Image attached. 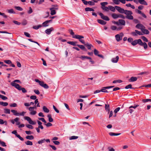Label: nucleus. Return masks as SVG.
<instances>
[{"mask_svg": "<svg viewBox=\"0 0 151 151\" xmlns=\"http://www.w3.org/2000/svg\"><path fill=\"white\" fill-rule=\"evenodd\" d=\"M119 22V24H121L123 25H125V21L124 20L122 19H119L118 21Z\"/></svg>", "mask_w": 151, "mask_h": 151, "instance_id": "nucleus-17", "label": "nucleus"}, {"mask_svg": "<svg viewBox=\"0 0 151 151\" xmlns=\"http://www.w3.org/2000/svg\"><path fill=\"white\" fill-rule=\"evenodd\" d=\"M94 54L98 56L99 57L101 58H103L104 57L103 56L101 55H100L98 53H99V52L96 49H94Z\"/></svg>", "mask_w": 151, "mask_h": 151, "instance_id": "nucleus-13", "label": "nucleus"}, {"mask_svg": "<svg viewBox=\"0 0 151 151\" xmlns=\"http://www.w3.org/2000/svg\"><path fill=\"white\" fill-rule=\"evenodd\" d=\"M4 112L6 114H10V110L8 109H4Z\"/></svg>", "mask_w": 151, "mask_h": 151, "instance_id": "nucleus-36", "label": "nucleus"}, {"mask_svg": "<svg viewBox=\"0 0 151 151\" xmlns=\"http://www.w3.org/2000/svg\"><path fill=\"white\" fill-rule=\"evenodd\" d=\"M105 109L107 112L109 113L110 112V106L109 104H105Z\"/></svg>", "mask_w": 151, "mask_h": 151, "instance_id": "nucleus-19", "label": "nucleus"}, {"mask_svg": "<svg viewBox=\"0 0 151 151\" xmlns=\"http://www.w3.org/2000/svg\"><path fill=\"white\" fill-rule=\"evenodd\" d=\"M24 119L27 120L29 122V123L32 125H34L36 124V122H33L32 121L29 117L26 116L24 117Z\"/></svg>", "mask_w": 151, "mask_h": 151, "instance_id": "nucleus-8", "label": "nucleus"}, {"mask_svg": "<svg viewBox=\"0 0 151 151\" xmlns=\"http://www.w3.org/2000/svg\"><path fill=\"white\" fill-rule=\"evenodd\" d=\"M145 28L141 29V30L142 32L143 33V34H148L149 33V32L148 30L147 29H145Z\"/></svg>", "mask_w": 151, "mask_h": 151, "instance_id": "nucleus-16", "label": "nucleus"}, {"mask_svg": "<svg viewBox=\"0 0 151 151\" xmlns=\"http://www.w3.org/2000/svg\"><path fill=\"white\" fill-rule=\"evenodd\" d=\"M77 46L83 50L84 51L86 50L85 47L83 45L78 44V45H77Z\"/></svg>", "mask_w": 151, "mask_h": 151, "instance_id": "nucleus-23", "label": "nucleus"}, {"mask_svg": "<svg viewBox=\"0 0 151 151\" xmlns=\"http://www.w3.org/2000/svg\"><path fill=\"white\" fill-rule=\"evenodd\" d=\"M43 110L44 112L46 113H48L49 112V110L45 106H43Z\"/></svg>", "mask_w": 151, "mask_h": 151, "instance_id": "nucleus-30", "label": "nucleus"}, {"mask_svg": "<svg viewBox=\"0 0 151 151\" xmlns=\"http://www.w3.org/2000/svg\"><path fill=\"white\" fill-rule=\"evenodd\" d=\"M38 119L39 120L42 121V122H44V123H46V122L45 119L43 118H38Z\"/></svg>", "mask_w": 151, "mask_h": 151, "instance_id": "nucleus-56", "label": "nucleus"}, {"mask_svg": "<svg viewBox=\"0 0 151 151\" xmlns=\"http://www.w3.org/2000/svg\"><path fill=\"white\" fill-rule=\"evenodd\" d=\"M115 7L119 13H124L125 10L123 9L122 8L119 6H115Z\"/></svg>", "mask_w": 151, "mask_h": 151, "instance_id": "nucleus-10", "label": "nucleus"}, {"mask_svg": "<svg viewBox=\"0 0 151 151\" xmlns=\"http://www.w3.org/2000/svg\"><path fill=\"white\" fill-rule=\"evenodd\" d=\"M0 98H1L3 100H6L8 99L7 97L6 96H4L1 94H0Z\"/></svg>", "mask_w": 151, "mask_h": 151, "instance_id": "nucleus-43", "label": "nucleus"}, {"mask_svg": "<svg viewBox=\"0 0 151 151\" xmlns=\"http://www.w3.org/2000/svg\"><path fill=\"white\" fill-rule=\"evenodd\" d=\"M142 101L143 103H146L147 102L150 101L151 102V99H143L142 100Z\"/></svg>", "mask_w": 151, "mask_h": 151, "instance_id": "nucleus-46", "label": "nucleus"}, {"mask_svg": "<svg viewBox=\"0 0 151 151\" xmlns=\"http://www.w3.org/2000/svg\"><path fill=\"white\" fill-rule=\"evenodd\" d=\"M26 138L28 139L32 140L34 139V137L32 135H27L26 136Z\"/></svg>", "mask_w": 151, "mask_h": 151, "instance_id": "nucleus-29", "label": "nucleus"}, {"mask_svg": "<svg viewBox=\"0 0 151 151\" xmlns=\"http://www.w3.org/2000/svg\"><path fill=\"white\" fill-rule=\"evenodd\" d=\"M113 1L115 4H120L119 0H113Z\"/></svg>", "mask_w": 151, "mask_h": 151, "instance_id": "nucleus-45", "label": "nucleus"}, {"mask_svg": "<svg viewBox=\"0 0 151 151\" xmlns=\"http://www.w3.org/2000/svg\"><path fill=\"white\" fill-rule=\"evenodd\" d=\"M126 15V18L130 20H133L134 19L133 16L132 15L133 13L131 11L125 10L124 13Z\"/></svg>", "mask_w": 151, "mask_h": 151, "instance_id": "nucleus-3", "label": "nucleus"}, {"mask_svg": "<svg viewBox=\"0 0 151 151\" xmlns=\"http://www.w3.org/2000/svg\"><path fill=\"white\" fill-rule=\"evenodd\" d=\"M19 88L17 89L19 91L22 90V92L23 93H25L27 92V91L24 88H22L21 86H20V87H19Z\"/></svg>", "mask_w": 151, "mask_h": 151, "instance_id": "nucleus-25", "label": "nucleus"}, {"mask_svg": "<svg viewBox=\"0 0 151 151\" xmlns=\"http://www.w3.org/2000/svg\"><path fill=\"white\" fill-rule=\"evenodd\" d=\"M108 3L106 2H101L100 3L101 5V7H104L105 6L108 4Z\"/></svg>", "mask_w": 151, "mask_h": 151, "instance_id": "nucleus-41", "label": "nucleus"}, {"mask_svg": "<svg viewBox=\"0 0 151 151\" xmlns=\"http://www.w3.org/2000/svg\"><path fill=\"white\" fill-rule=\"evenodd\" d=\"M141 39L143 40L145 42H148V40L147 39L145 36H142L141 37Z\"/></svg>", "mask_w": 151, "mask_h": 151, "instance_id": "nucleus-40", "label": "nucleus"}, {"mask_svg": "<svg viewBox=\"0 0 151 151\" xmlns=\"http://www.w3.org/2000/svg\"><path fill=\"white\" fill-rule=\"evenodd\" d=\"M102 9L108 12L109 11V7L107 6L101 7Z\"/></svg>", "mask_w": 151, "mask_h": 151, "instance_id": "nucleus-34", "label": "nucleus"}, {"mask_svg": "<svg viewBox=\"0 0 151 151\" xmlns=\"http://www.w3.org/2000/svg\"><path fill=\"white\" fill-rule=\"evenodd\" d=\"M54 30V28L52 27H50V28L47 29L45 30V33L47 35H50L52 31Z\"/></svg>", "mask_w": 151, "mask_h": 151, "instance_id": "nucleus-12", "label": "nucleus"}, {"mask_svg": "<svg viewBox=\"0 0 151 151\" xmlns=\"http://www.w3.org/2000/svg\"><path fill=\"white\" fill-rule=\"evenodd\" d=\"M48 22L47 20L44 22L42 23L43 26L44 27H47L48 26Z\"/></svg>", "mask_w": 151, "mask_h": 151, "instance_id": "nucleus-38", "label": "nucleus"}, {"mask_svg": "<svg viewBox=\"0 0 151 151\" xmlns=\"http://www.w3.org/2000/svg\"><path fill=\"white\" fill-rule=\"evenodd\" d=\"M45 142V139H42L41 140L39 141L38 142V143L39 144H41L42 143H44Z\"/></svg>", "mask_w": 151, "mask_h": 151, "instance_id": "nucleus-49", "label": "nucleus"}, {"mask_svg": "<svg viewBox=\"0 0 151 151\" xmlns=\"http://www.w3.org/2000/svg\"><path fill=\"white\" fill-rule=\"evenodd\" d=\"M10 106L11 107H16L17 106V104H16L15 103H13V104H10Z\"/></svg>", "mask_w": 151, "mask_h": 151, "instance_id": "nucleus-52", "label": "nucleus"}, {"mask_svg": "<svg viewBox=\"0 0 151 151\" xmlns=\"http://www.w3.org/2000/svg\"><path fill=\"white\" fill-rule=\"evenodd\" d=\"M136 27L139 29H141L145 28V26L141 24H137L136 26Z\"/></svg>", "mask_w": 151, "mask_h": 151, "instance_id": "nucleus-15", "label": "nucleus"}, {"mask_svg": "<svg viewBox=\"0 0 151 151\" xmlns=\"http://www.w3.org/2000/svg\"><path fill=\"white\" fill-rule=\"evenodd\" d=\"M12 112L13 113V114L15 116H24L26 113V112L22 111V112L19 113L17 111L14 110H11Z\"/></svg>", "mask_w": 151, "mask_h": 151, "instance_id": "nucleus-4", "label": "nucleus"}, {"mask_svg": "<svg viewBox=\"0 0 151 151\" xmlns=\"http://www.w3.org/2000/svg\"><path fill=\"white\" fill-rule=\"evenodd\" d=\"M80 58L82 59L83 60L84 59H91V58L90 57H88L87 56H86L85 55H82L81 57H80Z\"/></svg>", "mask_w": 151, "mask_h": 151, "instance_id": "nucleus-32", "label": "nucleus"}, {"mask_svg": "<svg viewBox=\"0 0 151 151\" xmlns=\"http://www.w3.org/2000/svg\"><path fill=\"white\" fill-rule=\"evenodd\" d=\"M77 43V42H76L68 41L67 42L68 44L74 46H77V45H76Z\"/></svg>", "mask_w": 151, "mask_h": 151, "instance_id": "nucleus-24", "label": "nucleus"}, {"mask_svg": "<svg viewBox=\"0 0 151 151\" xmlns=\"http://www.w3.org/2000/svg\"><path fill=\"white\" fill-rule=\"evenodd\" d=\"M124 36L123 33L121 32L119 34H117L115 36L116 40L119 42L122 39V37Z\"/></svg>", "mask_w": 151, "mask_h": 151, "instance_id": "nucleus-6", "label": "nucleus"}, {"mask_svg": "<svg viewBox=\"0 0 151 151\" xmlns=\"http://www.w3.org/2000/svg\"><path fill=\"white\" fill-rule=\"evenodd\" d=\"M106 88H104V87H103L102 89H101V92L105 93H108L109 92L106 90Z\"/></svg>", "mask_w": 151, "mask_h": 151, "instance_id": "nucleus-48", "label": "nucleus"}, {"mask_svg": "<svg viewBox=\"0 0 151 151\" xmlns=\"http://www.w3.org/2000/svg\"><path fill=\"white\" fill-rule=\"evenodd\" d=\"M98 22L102 25H105L106 24V22L102 19H98Z\"/></svg>", "mask_w": 151, "mask_h": 151, "instance_id": "nucleus-21", "label": "nucleus"}, {"mask_svg": "<svg viewBox=\"0 0 151 151\" xmlns=\"http://www.w3.org/2000/svg\"><path fill=\"white\" fill-rule=\"evenodd\" d=\"M16 82L20 83V82L19 80H16L11 82V84L12 86L14 87L17 89H18L19 88V87H20V86L19 84L16 83Z\"/></svg>", "mask_w": 151, "mask_h": 151, "instance_id": "nucleus-5", "label": "nucleus"}, {"mask_svg": "<svg viewBox=\"0 0 151 151\" xmlns=\"http://www.w3.org/2000/svg\"><path fill=\"white\" fill-rule=\"evenodd\" d=\"M78 137L75 136H73L70 137L69 138V139L72 140V139H77L78 138Z\"/></svg>", "mask_w": 151, "mask_h": 151, "instance_id": "nucleus-39", "label": "nucleus"}, {"mask_svg": "<svg viewBox=\"0 0 151 151\" xmlns=\"http://www.w3.org/2000/svg\"><path fill=\"white\" fill-rule=\"evenodd\" d=\"M85 10L86 12H88V11L94 12V10L93 9L91 8H89V7L86 8L85 9Z\"/></svg>", "mask_w": 151, "mask_h": 151, "instance_id": "nucleus-31", "label": "nucleus"}, {"mask_svg": "<svg viewBox=\"0 0 151 151\" xmlns=\"http://www.w3.org/2000/svg\"><path fill=\"white\" fill-rule=\"evenodd\" d=\"M24 35L27 37H31L29 34L27 32H24Z\"/></svg>", "mask_w": 151, "mask_h": 151, "instance_id": "nucleus-62", "label": "nucleus"}, {"mask_svg": "<svg viewBox=\"0 0 151 151\" xmlns=\"http://www.w3.org/2000/svg\"><path fill=\"white\" fill-rule=\"evenodd\" d=\"M58 9V8L57 5H53L52 6V7L50 9V10L51 9H56L57 10Z\"/></svg>", "mask_w": 151, "mask_h": 151, "instance_id": "nucleus-33", "label": "nucleus"}, {"mask_svg": "<svg viewBox=\"0 0 151 151\" xmlns=\"http://www.w3.org/2000/svg\"><path fill=\"white\" fill-rule=\"evenodd\" d=\"M13 22L15 24L20 25L21 24V23L20 22H19L17 21L14 20L13 21Z\"/></svg>", "mask_w": 151, "mask_h": 151, "instance_id": "nucleus-61", "label": "nucleus"}, {"mask_svg": "<svg viewBox=\"0 0 151 151\" xmlns=\"http://www.w3.org/2000/svg\"><path fill=\"white\" fill-rule=\"evenodd\" d=\"M99 15L101 17V18L104 20L106 21H109V18L107 16H104L102 13H99Z\"/></svg>", "mask_w": 151, "mask_h": 151, "instance_id": "nucleus-9", "label": "nucleus"}, {"mask_svg": "<svg viewBox=\"0 0 151 151\" xmlns=\"http://www.w3.org/2000/svg\"><path fill=\"white\" fill-rule=\"evenodd\" d=\"M70 34L72 35V37L73 38L78 39L79 41L81 43H84L83 41L82 40V39L84 38L83 36L77 35H75L74 32L72 29L70 30Z\"/></svg>", "mask_w": 151, "mask_h": 151, "instance_id": "nucleus-2", "label": "nucleus"}, {"mask_svg": "<svg viewBox=\"0 0 151 151\" xmlns=\"http://www.w3.org/2000/svg\"><path fill=\"white\" fill-rule=\"evenodd\" d=\"M47 117L48 118V121L50 122H53V120L51 117V114H48L47 116Z\"/></svg>", "mask_w": 151, "mask_h": 151, "instance_id": "nucleus-27", "label": "nucleus"}, {"mask_svg": "<svg viewBox=\"0 0 151 151\" xmlns=\"http://www.w3.org/2000/svg\"><path fill=\"white\" fill-rule=\"evenodd\" d=\"M4 62L6 63L9 64H11L12 63L11 61L10 60H4Z\"/></svg>", "mask_w": 151, "mask_h": 151, "instance_id": "nucleus-55", "label": "nucleus"}, {"mask_svg": "<svg viewBox=\"0 0 151 151\" xmlns=\"http://www.w3.org/2000/svg\"><path fill=\"white\" fill-rule=\"evenodd\" d=\"M0 144L3 147H6V145L5 142L3 141H1L0 140Z\"/></svg>", "mask_w": 151, "mask_h": 151, "instance_id": "nucleus-57", "label": "nucleus"}, {"mask_svg": "<svg viewBox=\"0 0 151 151\" xmlns=\"http://www.w3.org/2000/svg\"><path fill=\"white\" fill-rule=\"evenodd\" d=\"M117 27L115 26H112L111 27V29L113 30H116Z\"/></svg>", "mask_w": 151, "mask_h": 151, "instance_id": "nucleus-60", "label": "nucleus"}, {"mask_svg": "<svg viewBox=\"0 0 151 151\" xmlns=\"http://www.w3.org/2000/svg\"><path fill=\"white\" fill-rule=\"evenodd\" d=\"M25 143L27 145H32L33 144L32 142L29 140L25 142Z\"/></svg>", "mask_w": 151, "mask_h": 151, "instance_id": "nucleus-37", "label": "nucleus"}, {"mask_svg": "<svg viewBox=\"0 0 151 151\" xmlns=\"http://www.w3.org/2000/svg\"><path fill=\"white\" fill-rule=\"evenodd\" d=\"M119 59V57L117 56L116 58H112L111 60V61L113 63H116L118 62Z\"/></svg>", "mask_w": 151, "mask_h": 151, "instance_id": "nucleus-14", "label": "nucleus"}, {"mask_svg": "<svg viewBox=\"0 0 151 151\" xmlns=\"http://www.w3.org/2000/svg\"><path fill=\"white\" fill-rule=\"evenodd\" d=\"M125 88L126 89H127L129 88H132V85L131 84H129L128 85L126 86Z\"/></svg>", "mask_w": 151, "mask_h": 151, "instance_id": "nucleus-51", "label": "nucleus"}, {"mask_svg": "<svg viewBox=\"0 0 151 151\" xmlns=\"http://www.w3.org/2000/svg\"><path fill=\"white\" fill-rule=\"evenodd\" d=\"M40 86L45 89H48L49 87V86L46 84L43 81Z\"/></svg>", "mask_w": 151, "mask_h": 151, "instance_id": "nucleus-18", "label": "nucleus"}, {"mask_svg": "<svg viewBox=\"0 0 151 151\" xmlns=\"http://www.w3.org/2000/svg\"><path fill=\"white\" fill-rule=\"evenodd\" d=\"M112 17L114 19H116L119 18V14H113L111 15Z\"/></svg>", "mask_w": 151, "mask_h": 151, "instance_id": "nucleus-28", "label": "nucleus"}, {"mask_svg": "<svg viewBox=\"0 0 151 151\" xmlns=\"http://www.w3.org/2000/svg\"><path fill=\"white\" fill-rule=\"evenodd\" d=\"M120 109V108L119 107L116 108L114 110V112L115 113H117L119 111Z\"/></svg>", "mask_w": 151, "mask_h": 151, "instance_id": "nucleus-64", "label": "nucleus"}, {"mask_svg": "<svg viewBox=\"0 0 151 151\" xmlns=\"http://www.w3.org/2000/svg\"><path fill=\"white\" fill-rule=\"evenodd\" d=\"M139 3L145 5H147V2L145 0H139Z\"/></svg>", "mask_w": 151, "mask_h": 151, "instance_id": "nucleus-22", "label": "nucleus"}, {"mask_svg": "<svg viewBox=\"0 0 151 151\" xmlns=\"http://www.w3.org/2000/svg\"><path fill=\"white\" fill-rule=\"evenodd\" d=\"M42 26L41 25H40L37 26H35L33 27V28L34 29H37L40 27H42Z\"/></svg>", "mask_w": 151, "mask_h": 151, "instance_id": "nucleus-42", "label": "nucleus"}, {"mask_svg": "<svg viewBox=\"0 0 151 151\" xmlns=\"http://www.w3.org/2000/svg\"><path fill=\"white\" fill-rule=\"evenodd\" d=\"M37 97L35 96L32 95L30 96V98L32 99L35 100L36 99Z\"/></svg>", "mask_w": 151, "mask_h": 151, "instance_id": "nucleus-63", "label": "nucleus"}, {"mask_svg": "<svg viewBox=\"0 0 151 151\" xmlns=\"http://www.w3.org/2000/svg\"><path fill=\"white\" fill-rule=\"evenodd\" d=\"M0 105H2L4 106H6L8 105V103L7 102L0 101Z\"/></svg>", "mask_w": 151, "mask_h": 151, "instance_id": "nucleus-35", "label": "nucleus"}, {"mask_svg": "<svg viewBox=\"0 0 151 151\" xmlns=\"http://www.w3.org/2000/svg\"><path fill=\"white\" fill-rule=\"evenodd\" d=\"M26 127L29 129H33V126L30 124H27L26 125Z\"/></svg>", "mask_w": 151, "mask_h": 151, "instance_id": "nucleus-54", "label": "nucleus"}, {"mask_svg": "<svg viewBox=\"0 0 151 151\" xmlns=\"http://www.w3.org/2000/svg\"><path fill=\"white\" fill-rule=\"evenodd\" d=\"M8 12L10 14H15V12L14 11L13 9H10L8 10Z\"/></svg>", "mask_w": 151, "mask_h": 151, "instance_id": "nucleus-50", "label": "nucleus"}, {"mask_svg": "<svg viewBox=\"0 0 151 151\" xmlns=\"http://www.w3.org/2000/svg\"><path fill=\"white\" fill-rule=\"evenodd\" d=\"M82 40L83 41L84 43H81L84 44L85 46H86L88 50H91V47H93V45L91 44H89L88 43H86L85 41L83 39H82Z\"/></svg>", "mask_w": 151, "mask_h": 151, "instance_id": "nucleus-11", "label": "nucleus"}, {"mask_svg": "<svg viewBox=\"0 0 151 151\" xmlns=\"http://www.w3.org/2000/svg\"><path fill=\"white\" fill-rule=\"evenodd\" d=\"M51 11L50 14L52 15H53L56 14V12L55 10H50Z\"/></svg>", "mask_w": 151, "mask_h": 151, "instance_id": "nucleus-44", "label": "nucleus"}, {"mask_svg": "<svg viewBox=\"0 0 151 151\" xmlns=\"http://www.w3.org/2000/svg\"><path fill=\"white\" fill-rule=\"evenodd\" d=\"M35 81L37 83H39L40 85H41V84L42 83V81H40L38 79H35Z\"/></svg>", "mask_w": 151, "mask_h": 151, "instance_id": "nucleus-59", "label": "nucleus"}, {"mask_svg": "<svg viewBox=\"0 0 151 151\" xmlns=\"http://www.w3.org/2000/svg\"><path fill=\"white\" fill-rule=\"evenodd\" d=\"M27 23V21L26 20H24L22 22V25H26Z\"/></svg>", "mask_w": 151, "mask_h": 151, "instance_id": "nucleus-58", "label": "nucleus"}, {"mask_svg": "<svg viewBox=\"0 0 151 151\" xmlns=\"http://www.w3.org/2000/svg\"><path fill=\"white\" fill-rule=\"evenodd\" d=\"M15 8L16 9L20 11H22L23 10V9L20 6H15Z\"/></svg>", "mask_w": 151, "mask_h": 151, "instance_id": "nucleus-47", "label": "nucleus"}, {"mask_svg": "<svg viewBox=\"0 0 151 151\" xmlns=\"http://www.w3.org/2000/svg\"><path fill=\"white\" fill-rule=\"evenodd\" d=\"M37 113V111H36L33 110L32 112L29 113V114L32 115H35Z\"/></svg>", "mask_w": 151, "mask_h": 151, "instance_id": "nucleus-53", "label": "nucleus"}, {"mask_svg": "<svg viewBox=\"0 0 151 151\" xmlns=\"http://www.w3.org/2000/svg\"><path fill=\"white\" fill-rule=\"evenodd\" d=\"M131 34L134 36H137L138 35H143L142 32L136 30H135V31L131 32Z\"/></svg>", "mask_w": 151, "mask_h": 151, "instance_id": "nucleus-7", "label": "nucleus"}, {"mask_svg": "<svg viewBox=\"0 0 151 151\" xmlns=\"http://www.w3.org/2000/svg\"><path fill=\"white\" fill-rule=\"evenodd\" d=\"M109 10H110L112 12H115V7H114L111 6H109Z\"/></svg>", "mask_w": 151, "mask_h": 151, "instance_id": "nucleus-26", "label": "nucleus"}, {"mask_svg": "<svg viewBox=\"0 0 151 151\" xmlns=\"http://www.w3.org/2000/svg\"><path fill=\"white\" fill-rule=\"evenodd\" d=\"M137 44L141 46H143L145 49L147 48V43L145 42H143L140 39L135 40L131 43V44L133 46Z\"/></svg>", "mask_w": 151, "mask_h": 151, "instance_id": "nucleus-1", "label": "nucleus"}, {"mask_svg": "<svg viewBox=\"0 0 151 151\" xmlns=\"http://www.w3.org/2000/svg\"><path fill=\"white\" fill-rule=\"evenodd\" d=\"M137 80V78L135 77H132L129 79V81L130 82L136 81Z\"/></svg>", "mask_w": 151, "mask_h": 151, "instance_id": "nucleus-20", "label": "nucleus"}]
</instances>
